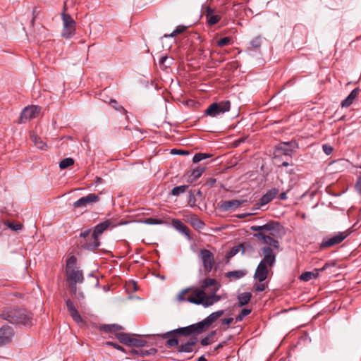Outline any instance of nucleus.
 I'll list each match as a JSON object with an SVG mask.
<instances>
[{"label":"nucleus","instance_id":"nucleus-32","mask_svg":"<svg viewBox=\"0 0 361 361\" xmlns=\"http://www.w3.org/2000/svg\"><path fill=\"white\" fill-rule=\"evenodd\" d=\"M252 297V294L250 293H243L238 295V300L239 303V307H243L247 305Z\"/></svg>","mask_w":361,"mask_h":361},{"label":"nucleus","instance_id":"nucleus-34","mask_svg":"<svg viewBox=\"0 0 361 361\" xmlns=\"http://www.w3.org/2000/svg\"><path fill=\"white\" fill-rule=\"evenodd\" d=\"M173 58H169L168 56H163L159 60V66L162 70H165L170 67L172 64Z\"/></svg>","mask_w":361,"mask_h":361},{"label":"nucleus","instance_id":"nucleus-20","mask_svg":"<svg viewBox=\"0 0 361 361\" xmlns=\"http://www.w3.org/2000/svg\"><path fill=\"white\" fill-rule=\"evenodd\" d=\"M267 265L259 262L254 274V279H257L259 282L264 281L268 276L269 270Z\"/></svg>","mask_w":361,"mask_h":361},{"label":"nucleus","instance_id":"nucleus-21","mask_svg":"<svg viewBox=\"0 0 361 361\" xmlns=\"http://www.w3.org/2000/svg\"><path fill=\"white\" fill-rule=\"evenodd\" d=\"M279 190L277 188H271L268 190L264 195L260 198L258 206L265 205L271 202L279 194Z\"/></svg>","mask_w":361,"mask_h":361},{"label":"nucleus","instance_id":"nucleus-9","mask_svg":"<svg viewBox=\"0 0 361 361\" xmlns=\"http://www.w3.org/2000/svg\"><path fill=\"white\" fill-rule=\"evenodd\" d=\"M200 257L204 270L208 273L210 272L215 263L214 254L207 249H201L200 250Z\"/></svg>","mask_w":361,"mask_h":361},{"label":"nucleus","instance_id":"nucleus-14","mask_svg":"<svg viewBox=\"0 0 361 361\" xmlns=\"http://www.w3.org/2000/svg\"><path fill=\"white\" fill-rule=\"evenodd\" d=\"M292 142H281L276 147L274 159L277 161L282 155L290 157L293 150L291 149Z\"/></svg>","mask_w":361,"mask_h":361},{"label":"nucleus","instance_id":"nucleus-46","mask_svg":"<svg viewBox=\"0 0 361 361\" xmlns=\"http://www.w3.org/2000/svg\"><path fill=\"white\" fill-rule=\"evenodd\" d=\"M143 223L145 224L149 225H155V224H161L164 223V221L159 219L155 218H147L143 221Z\"/></svg>","mask_w":361,"mask_h":361},{"label":"nucleus","instance_id":"nucleus-64","mask_svg":"<svg viewBox=\"0 0 361 361\" xmlns=\"http://www.w3.org/2000/svg\"><path fill=\"white\" fill-rule=\"evenodd\" d=\"M106 344L109 345H112L114 346L115 348L118 349V350H123V348L116 344V343H112V342H106Z\"/></svg>","mask_w":361,"mask_h":361},{"label":"nucleus","instance_id":"nucleus-45","mask_svg":"<svg viewBox=\"0 0 361 361\" xmlns=\"http://www.w3.org/2000/svg\"><path fill=\"white\" fill-rule=\"evenodd\" d=\"M202 300H203V304H200V305H202L204 307H210L214 305V301H212L211 295H207L206 293H205V295H204V297L202 298Z\"/></svg>","mask_w":361,"mask_h":361},{"label":"nucleus","instance_id":"nucleus-43","mask_svg":"<svg viewBox=\"0 0 361 361\" xmlns=\"http://www.w3.org/2000/svg\"><path fill=\"white\" fill-rule=\"evenodd\" d=\"M215 334L216 331H212L204 338H202L200 341L202 345L206 346L210 344L211 341Z\"/></svg>","mask_w":361,"mask_h":361},{"label":"nucleus","instance_id":"nucleus-12","mask_svg":"<svg viewBox=\"0 0 361 361\" xmlns=\"http://www.w3.org/2000/svg\"><path fill=\"white\" fill-rule=\"evenodd\" d=\"M14 336V331L8 325H4L0 328V346L10 343Z\"/></svg>","mask_w":361,"mask_h":361},{"label":"nucleus","instance_id":"nucleus-48","mask_svg":"<svg viewBox=\"0 0 361 361\" xmlns=\"http://www.w3.org/2000/svg\"><path fill=\"white\" fill-rule=\"evenodd\" d=\"M241 251V247H240V244L235 246H233L230 251L226 254L227 258H231L235 256L238 252Z\"/></svg>","mask_w":361,"mask_h":361},{"label":"nucleus","instance_id":"nucleus-62","mask_svg":"<svg viewBox=\"0 0 361 361\" xmlns=\"http://www.w3.org/2000/svg\"><path fill=\"white\" fill-rule=\"evenodd\" d=\"M198 54L200 56V58H202L204 60L206 59L207 57V56L205 54L204 51L203 49H198Z\"/></svg>","mask_w":361,"mask_h":361},{"label":"nucleus","instance_id":"nucleus-58","mask_svg":"<svg viewBox=\"0 0 361 361\" xmlns=\"http://www.w3.org/2000/svg\"><path fill=\"white\" fill-rule=\"evenodd\" d=\"M251 312V310L250 309H247V308H244L241 310V312L239 313L243 317H245L246 316H247L248 314H250Z\"/></svg>","mask_w":361,"mask_h":361},{"label":"nucleus","instance_id":"nucleus-28","mask_svg":"<svg viewBox=\"0 0 361 361\" xmlns=\"http://www.w3.org/2000/svg\"><path fill=\"white\" fill-rule=\"evenodd\" d=\"M319 269H314L312 271H305L300 276V279L303 281H309L311 279H317L319 276Z\"/></svg>","mask_w":361,"mask_h":361},{"label":"nucleus","instance_id":"nucleus-3","mask_svg":"<svg viewBox=\"0 0 361 361\" xmlns=\"http://www.w3.org/2000/svg\"><path fill=\"white\" fill-rule=\"evenodd\" d=\"M77 258L71 255L66 261L67 278L70 282L82 283L84 277L82 270L76 269Z\"/></svg>","mask_w":361,"mask_h":361},{"label":"nucleus","instance_id":"nucleus-56","mask_svg":"<svg viewBox=\"0 0 361 361\" xmlns=\"http://www.w3.org/2000/svg\"><path fill=\"white\" fill-rule=\"evenodd\" d=\"M356 190L358 191L360 195H361V173L357 178V182L355 185Z\"/></svg>","mask_w":361,"mask_h":361},{"label":"nucleus","instance_id":"nucleus-42","mask_svg":"<svg viewBox=\"0 0 361 361\" xmlns=\"http://www.w3.org/2000/svg\"><path fill=\"white\" fill-rule=\"evenodd\" d=\"M74 164V159L71 157L63 159L59 162V168L65 169Z\"/></svg>","mask_w":361,"mask_h":361},{"label":"nucleus","instance_id":"nucleus-54","mask_svg":"<svg viewBox=\"0 0 361 361\" xmlns=\"http://www.w3.org/2000/svg\"><path fill=\"white\" fill-rule=\"evenodd\" d=\"M211 298H212V301H214V304L219 302L221 299V297L219 295H216V292H214V290H211Z\"/></svg>","mask_w":361,"mask_h":361},{"label":"nucleus","instance_id":"nucleus-36","mask_svg":"<svg viewBox=\"0 0 361 361\" xmlns=\"http://www.w3.org/2000/svg\"><path fill=\"white\" fill-rule=\"evenodd\" d=\"M109 103L110 106L112 108H114L116 111H117L121 114H127V111L124 109V107L123 106L120 105L116 99H110Z\"/></svg>","mask_w":361,"mask_h":361},{"label":"nucleus","instance_id":"nucleus-10","mask_svg":"<svg viewBox=\"0 0 361 361\" xmlns=\"http://www.w3.org/2000/svg\"><path fill=\"white\" fill-rule=\"evenodd\" d=\"M274 249H272L269 246L262 247L261 248V251L263 258L259 262H262L271 268L274 267L276 262V253L274 252Z\"/></svg>","mask_w":361,"mask_h":361},{"label":"nucleus","instance_id":"nucleus-2","mask_svg":"<svg viewBox=\"0 0 361 361\" xmlns=\"http://www.w3.org/2000/svg\"><path fill=\"white\" fill-rule=\"evenodd\" d=\"M0 317L15 325L27 326L32 324V314L20 307H8L2 311Z\"/></svg>","mask_w":361,"mask_h":361},{"label":"nucleus","instance_id":"nucleus-49","mask_svg":"<svg viewBox=\"0 0 361 361\" xmlns=\"http://www.w3.org/2000/svg\"><path fill=\"white\" fill-rule=\"evenodd\" d=\"M262 44V38L260 36H257L250 42V45L254 49H259Z\"/></svg>","mask_w":361,"mask_h":361},{"label":"nucleus","instance_id":"nucleus-8","mask_svg":"<svg viewBox=\"0 0 361 361\" xmlns=\"http://www.w3.org/2000/svg\"><path fill=\"white\" fill-rule=\"evenodd\" d=\"M180 336H181L178 337V341H180ZM190 338L185 342L174 346H177V354L181 355L183 353H190L194 351L195 347L198 342V338L196 336H190ZM178 343H179V342Z\"/></svg>","mask_w":361,"mask_h":361},{"label":"nucleus","instance_id":"nucleus-5","mask_svg":"<svg viewBox=\"0 0 361 361\" xmlns=\"http://www.w3.org/2000/svg\"><path fill=\"white\" fill-rule=\"evenodd\" d=\"M231 102L224 100L211 104L204 111L206 116L216 117L230 111Z\"/></svg>","mask_w":361,"mask_h":361},{"label":"nucleus","instance_id":"nucleus-51","mask_svg":"<svg viewBox=\"0 0 361 361\" xmlns=\"http://www.w3.org/2000/svg\"><path fill=\"white\" fill-rule=\"evenodd\" d=\"M231 42V38L230 37H225L223 38H221L219 40L217 41V45L219 47H224L226 45H228Z\"/></svg>","mask_w":361,"mask_h":361},{"label":"nucleus","instance_id":"nucleus-37","mask_svg":"<svg viewBox=\"0 0 361 361\" xmlns=\"http://www.w3.org/2000/svg\"><path fill=\"white\" fill-rule=\"evenodd\" d=\"M190 222L192 226L197 230L203 229L204 227V222L201 221L197 216L192 217Z\"/></svg>","mask_w":361,"mask_h":361},{"label":"nucleus","instance_id":"nucleus-16","mask_svg":"<svg viewBox=\"0 0 361 361\" xmlns=\"http://www.w3.org/2000/svg\"><path fill=\"white\" fill-rule=\"evenodd\" d=\"M99 197L98 195L90 193L85 197H82L75 201L73 206L74 208L85 207L87 204L98 202Z\"/></svg>","mask_w":361,"mask_h":361},{"label":"nucleus","instance_id":"nucleus-30","mask_svg":"<svg viewBox=\"0 0 361 361\" xmlns=\"http://www.w3.org/2000/svg\"><path fill=\"white\" fill-rule=\"evenodd\" d=\"M191 289V288L188 287L181 290L180 293L176 296L175 300L178 303L188 302V300L190 299V296L185 297V295L189 293Z\"/></svg>","mask_w":361,"mask_h":361},{"label":"nucleus","instance_id":"nucleus-15","mask_svg":"<svg viewBox=\"0 0 361 361\" xmlns=\"http://www.w3.org/2000/svg\"><path fill=\"white\" fill-rule=\"evenodd\" d=\"M190 288L192 289L190 291V299L188 300V302L198 305L203 304L202 298L205 295V291L194 286H190Z\"/></svg>","mask_w":361,"mask_h":361},{"label":"nucleus","instance_id":"nucleus-27","mask_svg":"<svg viewBox=\"0 0 361 361\" xmlns=\"http://www.w3.org/2000/svg\"><path fill=\"white\" fill-rule=\"evenodd\" d=\"M174 227L179 231L180 233L184 234L188 238H190V229L189 228L184 224L180 220H173V221Z\"/></svg>","mask_w":361,"mask_h":361},{"label":"nucleus","instance_id":"nucleus-63","mask_svg":"<svg viewBox=\"0 0 361 361\" xmlns=\"http://www.w3.org/2000/svg\"><path fill=\"white\" fill-rule=\"evenodd\" d=\"M39 13V11H37V8L35 7L34 9H33V11H32V24L33 25L34 24V22H35V20L36 18V16L37 15V13Z\"/></svg>","mask_w":361,"mask_h":361},{"label":"nucleus","instance_id":"nucleus-6","mask_svg":"<svg viewBox=\"0 0 361 361\" xmlns=\"http://www.w3.org/2000/svg\"><path fill=\"white\" fill-rule=\"evenodd\" d=\"M63 30L61 36L66 39L71 38L75 33V22L71 16L63 12L61 13Z\"/></svg>","mask_w":361,"mask_h":361},{"label":"nucleus","instance_id":"nucleus-44","mask_svg":"<svg viewBox=\"0 0 361 361\" xmlns=\"http://www.w3.org/2000/svg\"><path fill=\"white\" fill-rule=\"evenodd\" d=\"M212 157V154H207V153H197L194 155L193 158H192V161L194 163H198L200 162V161L203 160V159H207V158H209Z\"/></svg>","mask_w":361,"mask_h":361},{"label":"nucleus","instance_id":"nucleus-39","mask_svg":"<svg viewBox=\"0 0 361 361\" xmlns=\"http://www.w3.org/2000/svg\"><path fill=\"white\" fill-rule=\"evenodd\" d=\"M240 247H241V252L243 254H252L255 251L254 247L249 243H240Z\"/></svg>","mask_w":361,"mask_h":361},{"label":"nucleus","instance_id":"nucleus-52","mask_svg":"<svg viewBox=\"0 0 361 361\" xmlns=\"http://www.w3.org/2000/svg\"><path fill=\"white\" fill-rule=\"evenodd\" d=\"M322 149L326 155H330L334 151L333 147L329 144H324L322 145Z\"/></svg>","mask_w":361,"mask_h":361},{"label":"nucleus","instance_id":"nucleus-11","mask_svg":"<svg viewBox=\"0 0 361 361\" xmlns=\"http://www.w3.org/2000/svg\"><path fill=\"white\" fill-rule=\"evenodd\" d=\"M271 235L265 233H255L253 236L260 240L265 246H269L272 249L279 250L280 243L278 240L274 239Z\"/></svg>","mask_w":361,"mask_h":361},{"label":"nucleus","instance_id":"nucleus-40","mask_svg":"<svg viewBox=\"0 0 361 361\" xmlns=\"http://www.w3.org/2000/svg\"><path fill=\"white\" fill-rule=\"evenodd\" d=\"M205 168L203 166H197V168L191 170L190 176L192 177V180H196L200 178Z\"/></svg>","mask_w":361,"mask_h":361},{"label":"nucleus","instance_id":"nucleus-35","mask_svg":"<svg viewBox=\"0 0 361 361\" xmlns=\"http://www.w3.org/2000/svg\"><path fill=\"white\" fill-rule=\"evenodd\" d=\"M130 336V334L121 332H118V334H116V337L118 338V340L121 343L127 345H128L129 344Z\"/></svg>","mask_w":361,"mask_h":361},{"label":"nucleus","instance_id":"nucleus-29","mask_svg":"<svg viewBox=\"0 0 361 361\" xmlns=\"http://www.w3.org/2000/svg\"><path fill=\"white\" fill-rule=\"evenodd\" d=\"M279 226V224L277 222H269L262 226V232L268 231L270 235H274V231H276Z\"/></svg>","mask_w":361,"mask_h":361},{"label":"nucleus","instance_id":"nucleus-61","mask_svg":"<svg viewBox=\"0 0 361 361\" xmlns=\"http://www.w3.org/2000/svg\"><path fill=\"white\" fill-rule=\"evenodd\" d=\"M78 283H75V282H70V286H71V291L75 294L76 292H77V285Z\"/></svg>","mask_w":361,"mask_h":361},{"label":"nucleus","instance_id":"nucleus-59","mask_svg":"<svg viewBox=\"0 0 361 361\" xmlns=\"http://www.w3.org/2000/svg\"><path fill=\"white\" fill-rule=\"evenodd\" d=\"M250 230L256 233H263L262 226H252Z\"/></svg>","mask_w":361,"mask_h":361},{"label":"nucleus","instance_id":"nucleus-23","mask_svg":"<svg viewBox=\"0 0 361 361\" xmlns=\"http://www.w3.org/2000/svg\"><path fill=\"white\" fill-rule=\"evenodd\" d=\"M112 222L110 220H106L99 223L94 228L92 233L94 238H99V236L111 225Z\"/></svg>","mask_w":361,"mask_h":361},{"label":"nucleus","instance_id":"nucleus-25","mask_svg":"<svg viewBox=\"0 0 361 361\" xmlns=\"http://www.w3.org/2000/svg\"><path fill=\"white\" fill-rule=\"evenodd\" d=\"M99 329L105 333H111L116 336L120 331L123 330V327L116 324H102Z\"/></svg>","mask_w":361,"mask_h":361},{"label":"nucleus","instance_id":"nucleus-4","mask_svg":"<svg viewBox=\"0 0 361 361\" xmlns=\"http://www.w3.org/2000/svg\"><path fill=\"white\" fill-rule=\"evenodd\" d=\"M146 343V341L130 337L128 345L136 347L137 348L131 349L130 353L133 355H137L141 357H144L145 356L154 355V353H156L157 350L154 348H150L148 350L141 348L142 347L145 346Z\"/></svg>","mask_w":361,"mask_h":361},{"label":"nucleus","instance_id":"nucleus-55","mask_svg":"<svg viewBox=\"0 0 361 361\" xmlns=\"http://www.w3.org/2000/svg\"><path fill=\"white\" fill-rule=\"evenodd\" d=\"M91 228H88V229H86L83 231H82L80 235H79V237L82 238V240H85V239H87V237H88L91 233Z\"/></svg>","mask_w":361,"mask_h":361},{"label":"nucleus","instance_id":"nucleus-53","mask_svg":"<svg viewBox=\"0 0 361 361\" xmlns=\"http://www.w3.org/2000/svg\"><path fill=\"white\" fill-rule=\"evenodd\" d=\"M266 285L263 282H259L255 285V289L257 292H262L265 290Z\"/></svg>","mask_w":361,"mask_h":361},{"label":"nucleus","instance_id":"nucleus-17","mask_svg":"<svg viewBox=\"0 0 361 361\" xmlns=\"http://www.w3.org/2000/svg\"><path fill=\"white\" fill-rule=\"evenodd\" d=\"M80 247L82 249L88 251H94L101 245L99 238H94V235L92 234L90 240L85 239L80 240Z\"/></svg>","mask_w":361,"mask_h":361},{"label":"nucleus","instance_id":"nucleus-41","mask_svg":"<svg viewBox=\"0 0 361 361\" xmlns=\"http://www.w3.org/2000/svg\"><path fill=\"white\" fill-rule=\"evenodd\" d=\"M188 188V185H182L179 186L174 187L171 190V195L174 196H178L180 194L185 192L187 189Z\"/></svg>","mask_w":361,"mask_h":361},{"label":"nucleus","instance_id":"nucleus-1","mask_svg":"<svg viewBox=\"0 0 361 361\" xmlns=\"http://www.w3.org/2000/svg\"><path fill=\"white\" fill-rule=\"evenodd\" d=\"M224 310L214 312L201 322L188 326L180 327L159 336L166 340V345L167 346L172 348V346L178 345L180 336L188 338L190 336H197L206 331L214 322L224 314Z\"/></svg>","mask_w":361,"mask_h":361},{"label":"nucleus","instance_id":"nucleus-13","mask_svg":"<svg viewBox=\"0 0 361 361\" xmlns=\"http://www.w3.org/2000/svg\"><path fill=\"white\" fill-rule=\"evenodd\" d=\"M40 108L37 106H28L24 108L20 116V123H26L27 121L35 118Z\"/></svg>","mask_w":361,"mask_h":361},{"label":"nucleus","instance_id":"nucleus-50","mask_svg":"<svg viewBox=\"0 0 361 361\" xmlns=\"http://www.w3.org/2000/svg\"><path fill=\"white\" fill-rule=\"evenodd\" d=\"M346 161L345 159L336 160L331 163V164L334 165L337 169H340L341 171L343 170Z\"/></svg>","mask_w":361,"mask_h":361},{"label":"nucleus","instance_id":"nucleus-57","mask_svg":"<svg viewBox=\"0 0 361 361\" xmlns=\"http://www.w3.org/2000/svg\"><path fill=\"white\" fill-rule=\"evenodd\" d=\"M171 154H187L188 155V154H189V152L188 151L172 149Z\"/></svg>","mask_w":361,"mask_h":361},{"label":"nucleus","instance_id":"nucleus-38","mask_svg":"<svg viewBox=\"0 0 361 361\" xmlns=\"http://www.w3.org/2000/svg\"><path fill=\"white\" fill-rule=\"evenodd\" d=\"M186 27H187L184 25H178L171 34H165L162 37H174L178 34L183 33L185 30Z\"/></svg>","mask_w":361,"mask_h":361},{"label":"nucleus","instance_id":"nucleus-47","mask_svg":"<svg viewBox=\"0 0 361 361\" xmlns=\"http://www.w3.org/2000/svg\"><path fill=\"white\" fill-rule=\"evenodd\" d=\"M5 224L13 231H18L22 229L23 225L21 224H14L11 221H6Z\"/></svg>","mask_w":361,"mask_h":361},{"label":"nucleus","instance_id":"nucleus-7","mask_svg":"<svg viewBox=\"0 0 361 361\" xmlns=\"http://www.w3.org/2000/svg\"><path fill=\"white\" fill-rule=\"evenodd\" d=\"M350 233L349 231L338 232L331 237H325L322 239L319 245V249L324 250L327 247H333L343 242Z\"/></svg>","mask_w":361,"mask_h":361},{"label":"nucleus","instance_id":"nucleus-24","mask_svg":"<svg viewBox=\"0 0 361 361\" xmlns=\"http://www.w3.org/2000/svg\"><path fill=\"white\" fill-rule=\"evenodd\" d=\"M205 11V17L209 25H214L221 20V16L219 15L213 14L214 11L210 6H207Z\"/></svg>","mask_w":361,"mask_h":361},{"label":"nucleus","instance_id":"nucleus-26","mask_svg":"<svg viewBox=\"0 0 361 361\" xmlns=\"http://www.w3.org/2000/svg\"><path fill=\"white\" fill-rule=\"evenodd\" d=\"M360 92L359 88H355L351 92L348 94V96L341 102L342 107H348L350 106L354 99L357 97Z\"/></svg>","mask_w":361,"mask_h":361},{"label":"nucleus","instance_id":"nucleus-18","mask_svg":"<svg viewBox=\"0 0 361 361\" xmlns=\"http://www.w3.org/2000/svg\"><path fill=\"white\" fill-rule=\"evenodd\" d=\"M246 200H231L226 201H221L219 203V207L224 212L234 210L238 208L241 204L247 202Z\"/></svg>","mask_w":361,"mask_h":361},{"label":"nucleus","instance_id":"nucleus-31","mask_svg":"<svg viewBox=\"0 0 361 361\" xmlns=\"http://www.w3.org/2000/svg\"><path fill=\"white\" fill-rule=\"evenodd\" d=\"M30 139L34 142L35 145L40 149H46L47 147V144L42 140V139L34 133L30 135Z\"/></svg>","mask_w":361,"mask_h":361},{"label":"nucleus","instance_id":"nucleus-22","mask_svg":"<svg viewBox=\"0 0 361 361\" xmlns=\"http://www.w3.org/2000/svg\"><path fill=\"white\" fill-rule=\"evenodd\" d=\"M209 287H212L211 290H214V292H217L221 285L220 283L214 279L206 278L200 282V289H202L204 291Z\"/></svg>","mask_w":361,"mask_h":361},{"label":"nucleus","instance_id":"nucleus-60","mask_svg":"<svg viewBox=\"0 0 361 361\" xmlns=\"http://www.w3.org/2000/svg\"><path fill=\"white\" fill-rule=\"evenodd\" d=\"M233 319L232 317L225 318V319H222L221 324H226V325H229L230 324H231L233 322Z\"/></svg>","mask_w":361,"mask_h":361},{"label":"nucleus","instance_id":"nucleus-19","mask_svg":"<svg viewBox=\"0 0 361 361\" xmlns=\"http://www.w3.org/2000/svg\"><path fill=\"white\" fill-rule=\"evenodd\" d=\"M66 304L67 310L69 312L73 320L78 325L85 324V321L81 317L78 310L75 307L73 301L71 299H67L66 300Z\"/></svg>","mask_w":361,"mask_h":361},{"label":"nucleus","instance_id":"nucleus-33","mask_svg":"<svg viewBox=\"0 0 361 361\" xmlns=\"http://www.w3.org/2000/svg\"><path fill=\"white\" fill-rule=\"evenodd\" d=\"M247 274L245 270H235L228 271L226 274V276L228 278H234L235 279H239L245 276Z\"/></svg>","mask_w":361,"mask_h":361}]
</instances>
